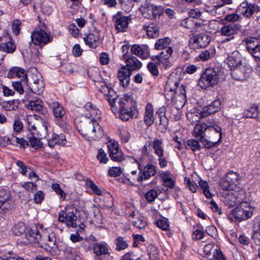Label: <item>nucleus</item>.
Masks as SVG:
<instances>
[{"mask_svg": "<svg viewBox=\"0 0 260 260\" xmlns=\"http://www.w3.org/2000/svg\"><path fill=\"white\" fill-rule=\"evenodd\" d=\"M133 159L134 161L138 164L139 169L140 171L141 175H139L137 178V180L138 181L140 182L143 179H147L151 176H153L156 174V170L155 167L152 164H148L144 167L143 169H142L138 160L136 159Z\"/></svg>", "mask_w": 260, "mask_h": 260, "instance_id": "17", "label": "nucleus"}, {"mask_svg": "<svg viewBox=\"0 0 260 260\" xmlns=\"http://www.w3.org/2000/svg\"><path fill=\"white\" fill-rule=\"evenodd\" d=\"M215 137V138H214V137H210L209 138H210L212 141L207 139L206 137L203 138L200 141L203 144L205 148L207 149H210L217 144L221 140H219V137H217L216 135Z\"/></svg>", "mask_w": 260, "mask_h": 260, "instance_id": "40", "label": "nucleus"}, {"mask_svg": "<svg viewBox=\"0 0 260 260\" xmlns=\"http://www.w3.org/2000/svg\"><path fill=\"white\" fill-rule=\"evenodd\" d=\"M27 138L29 140L30 146L32 148L37 149L41 148L42 143L41 142L40 139L42 138L38 137L36 135H31V136H29L28 135Z\"/></svg>", "mask_w": 260, "mask_h": 260, "instance_id": "47", "label": "nucleus"}, {"mask_svg": "<svg viewBox=\"0 0 260 260\" xmlns=\"http://www.w3.org/2000/svg\"><path fill=\"white\" fill-rule=\"evenodd\" d=\"M66 137L63 134L58 135L53 133L52 138L48 140V144L50 148H53L56 144L64 146L66 145Z\"/></svg>", "mask_w": 260, "mask_h": 260, "instance_id": "27", "label": "nucleus"}, {"mask_svg": "<svg viewBox=\"0 0 260 260\" xmlns=\"http://www.w3.org/2000/svg\"><path fill=\"white\" fill-rule=\"evenodd\" d=\"M240 26L236 23L224 24L220 28L219 32L222 36H231L237 33Z\"/></svg>", "mask_w": 260, "mask_h": 260, "instance_id": "23", "label": "nucleus"}, {"mask_svg": "<svg viewBox=\"0 0 260 260\" xmlns=\"http://www.w3.org/2000/svg\"><path fill=\"white\" fill-rule=\"evenodd\" d=\"M221 108L220 99L214 100L211 104L205 107L201 113V117H204L218 111Z\"/></svg>", "mask_w": 260, "mask_h": 260, "instance_id": "21", "label": "nucleus"}, {"mask_svg": "<svg viewBox=\"0 0 260 260\" xmlns=\"http://www.w3.org/2000/svg\"><path fill=\"white\" fill-rule=\"evenodd\" d=\"M77 127L79 133L88 141L98 140L104 135L102 127L94 119H85L78 122Z\"/></svg>", "mask_w": 260, "mask_h": 260, "instance_id": "1", "label": "nucleus"}, {"mask_svg": "<svg viewBox=\"0 0 260 260\" xmlns=\"http://www.w3.org/2000/svg\"><path fill=\"white\" fill-rule=\"evenodd\" d=\"M242 42L249 54L255 58H260V38H246Z\"/></svg>", "mask_w": 260, "mask_h": 260, "instance_id": "10", "label": "nucleus"}, {"mask_svg": "<svg viewBox=\"0 0 260 260\" xmlns=\"http://www.w3.org/2000/svg\"><path fill=\"white\" fill-rule=\"evenodd\" d=\"M220 187L223 190H230L233 189L234 184L225 177L223 178L220 182Z\"/></svg>", "mask_w": 260, "mask_h": 260, "instance_id": "51", "label": "nucleus"}, {"mask_svg": "<svg viewBox=\"0 0 260 260\" xmlns=\"http://www.w3.org/2000/svg\"><path fill=\"white\" fill-rule=\"evenodd\" d=\"M22 187H23L27 191L32 192L37 189V185L32 182H26L22 185Z\"/></svg>", "mask_w": 260, "mask_h": 260, "instance_id": "60", "label": "nucleus"}, {"mask_svg": "<svg viewBox=\"0 0 260 260\" xmlns=\"http://www.w3.org/2000/svg\"><path fill=\"white\" fill-rule=\"evenodd\" d=\"M258 106H251L249 107L243 113L244 117L247 118H256L258 116Z\"/></svg>", "mask_w": 260, "mask_h": 260, "instance_id": "42", "label": "nucleus"}, {"mask_svg": "<svg viewBox=\"0 0 260 260\" xmlns=\"http://www.w3.org/2000/svg\"><path fill=\"white\" fill-rule=\"evenodd\" d=\"M26 236L29 241L34 243L38 242L41 237L40 231L36 226H32Z\"/></svg>", "mask_w": 260, "mask_h": 260, "instance_id": "33", "label": "nucleus"}, {"mask_svg": "<svg viewBox=\"0 0 260 260\" xmlns=\"http://www.w3.org/2000/svg\"><path fill=\"white\" fill-rule=\"evenodd\" d=\"M154 121L153 106L152 104L148 103L145 107L144 121L148 125H151Z\"/></svg>", "mask_w": 260, "mask_h": 260, "instance_id": "29", "label": "nucleus"}, {"mask_svg": "<svg viewBox=\"0 0 260 260\" xmlns=\"http://www.w3.org/2000/svg\"><path fill=\"white\" fill-rule=\"evenodd\" d=\"M93 252L96 255H102L109 253L108 245L105 243H96L93 246Z\"/></svg>", "mask_w": 260, "mask_h": 260, "instance_id": "37", "label": "nucleus"}, {"mask_svg": "<svg viewBox=\"0 0 260 260\" xmlns=\"http://www.w3.org/2000/svg\"><path fill=\"white\" fill-rule=\"evenodd\" d=\"M12 85L14 88L20 94L25 91V89L28 88L27 78L21 79L20 81L13 82Z\"/></svg>", "mask_w": 260, "mask_h": 260, "instance_id": "35", "label": "nucleus"}, {"mask_svg": "<svg viewBox=\"0 0 260 260\" xmlns=\"http://www.w3.org/2000/svg\"><path fill=\"white\" fill-rule=\"evenodd\" d=\"M239 194L237 192H229L226 194L224 202L229 207H233L237 204L242 202V199L238 197Z\"/></svg>", "mask_w": 260, "mask_h": 260, "instance_id": "26", "label": "nucleus"}, {"mask_svg": "<svg viewBox=\"0 0 260 260\" xmlns=\"http://www.w3.org/2000/svg\"><path fill=\"white\" fill-rule=\"evenodd\" d=\"M160 177L162 179L164 185L172 188L175 186V182L171 177V173L169 171H162L160 173Z\"/></svg>", "mask_w": 260, "mask_h": 260, "instance_id": "39", "label": "nucleus"}, {"mask_svg": "<svg viewBox=\"0 0 260 260\" xmlns=\"http://www.w3.org/2000/svg\"><path fill=\"white\" fill-rule=\"evenodd\" d=\"M15 45L14 43L11 42L2 43L0 45V50L6 53H13L15 51Z\"/></svg>", "mask_w": 260, "mask_h": 260, "instance_id": "49", "label": "nucleus"}, {"mask_svg": "<svg viewBox=\"0 0 260 260\" xmlns=\"http://www.w3.org/2000/svg\"><path fill=\"white\" fill-rule=\"evenodd\" d=\"M173 52V50L171 47H167L165 49H162V51L159 53L158 55L153 56L152 59H156L159 61H162L161 60H167L172 55Z\"/></svg>", "mask_w": 260, "mask_h": 260, "instance_id": "38", "label": "nucleus"}, {"mask_svg": "<svg viewBox=\"0 0 260 260\" xmlns=\"http://www.w3.org/2000/svg\"><path fill=\"white\" fill-rule=\"evenodd\" d=\"M52 189L58 195L60 196V198L62 199H65L66 194L64 191L61 189L59 184L55 183H52L51 185Z\"/></svg>", "mask_w": 260, "mask_h": 260, "instance_id": "56", "label": "nucleus"}, {"mask_svg": "<svg viewBox=\"0 0 260 260\" xmlns=\"http://www.w3.org/2000/svg\"><path fill=\"white\" fill-rule=\"evenodd\" d=\"M11 74L12 75H15L19 78L22 77V79H26V78H28L30 76L29 74L27 75L25 71L19 67L12 68L9 72V74Z\"/></svg>", "mask_w": 260, "mask_h": 260, "instance_id": "46", "label": "nucleus"}, {"mask_svg": "<svg viewBox=\"0 0 260 260\" xmlns=\"http://www.w3.org/2000/svg\"><path fill=\"white\" fill-rule=\"evenodd\" d=\"M44 197L45 195L42 191H37L34 195V200L35 203L36 204L41 203L44 199Z\"/></svg>", "mask_w": 260, "mask_h": 260, "instance_id": "64", "label": "nucleus"}, {"mask_svg": "<svg viewBox=\"0 0 260 260\" xmlns=\"http://www.w3.org/2000/svg\"><path fill=\"white\" fill-rule=\"evenodd\" d=\"M179 83L177 81H172L169 79L166 86V95L169 94L168 93H171V99H181L184 101L186 99L185 89L184 85L179 86Z\"/></svg>", "mask_w": 260, "mask_h": 260, "instance_id": "7", "label": "nucleus"}, {"mask_svg": "<svg viewBox=\"0 0 260 260\" xmlns=\"http://www.w3.org/2000/svg\"><path fill=\"white\" fill-rule=\"evenodd\" d=\"M86 185L92 190V191L95 194L98 196L102 195V190L92 180L90 179L87 180Z\"/></svg>", "mask_w": 260, "mask_h": 260, "instance_id": "54", "label": "nucleus"}, {"mask_svg": "<svg viewBox=\"0 0 260 260\" xmlns=\"http://www.w3.org/2000/svg\"><path fill=\"white\" fill-rule=\"evenodd\" d=\"M241 63V55L238 51L235 50L228 55L227 64L231 68V71L232 69H234Z\"/></svg>", "mask_w": 260, "mask_h": 260, "instance_id": "24", "label": "nucleus"}, {"mask_svg": "<svg viewBox=\"0 0 260 260\" xmlns=\"http://www.w3.org/2000/svg\"><path fill=\"white\" fill-rule=\"evenodd\" d=\"M157 192L154 189H151L145 194L146 200L149 202H153L157 197Z\"/></svg>", "mask_w": 260, "mask_h": 260, "instance_id": "61", "label": "nucleus"}, {"mask_svg": "<svg viewBox=\"0 0 260 260\" xmlns=\"http://www.w3.org/2000/svg\"><path fill=\"white\" fill-rule=\"evenodd\" d=\"M166 108L162 107L159 109L157 113L159 115V123L158 130L162 133H165L168 126V119L165 115Z\"/></svg>", "mask_w": 260, "mask_h": 260, "instance_id": "22", "label": "nucleus"}, {"mask_svg": "<svg viewBox=\"0 0 260 260\" xmlns=\"http://www.w3.org/2000/svg\"><path fill=\"white\" fill-rule=\"evenodd\" d=\"M83 40L85 44L90 48H95L97 46V43L100 40V37L98 34L96 35L89 34L83 38Z\"/></svg>", "mask_w": 260, "mask_h": 260, "instance_id": "36", "label": "nucleus"}, {"mask_svg": "<svg viewBox=\"0 0 260 260\" xmlns=\"http://www.w3.org/2000/svg\"><path fill=\"white\" fill-rule=\"evenodd\" d=\"M96 157L101 163L106 164L109 160L107 156L106 153L102 148H100L98 150Z\"/></svg>", "mask_w": 260, "mask_h": 260, "instance_id": "57", "label": "nucleus"}, {"mask_svg": "<svg viewBox=\"0 0 260 260\" xmlns=\"http://www.w3.org/2000/svg\"><path fill=\"white\" fill-rule=\"evenodd\" d=\"M255 226L256 230L253 232L251 239L256 245H260V217L255 219Z\"/></svg>", "mask_w": 260, "mask_h": 260, "instance_id": "41", "label": "nucleus"}, {"mask_svg": "<svg viewBox=\"0 0 260 260\" xmlns=\"http://www.w3.org/2000/svg\"><path fill=\"white\" fill-rule=\"evenodd\" d=\"M199 186L203 189V192L204 195L207 198H210L212 197V194L209 190V186L207 182L203 180H201L199 182Z\"/></svg>", "mask_w": 260, "mask_h": 260, "instance_id": "50", "label": "nucleus"}, {"mask_svg": "<svg viewBox=\"0 0 260 260\" xmlns=\"http://www.w3.org/2000/svg\"><path fill=\"white\" fill-rule=\"evenodd\" d=\"M156 225L164 231H168L170 229V225L168 221L166 218L158 219L155 222Z\"/></svg>", "mask_w": 260, "mask_h": 260, "instance_id": "52", "label": "nucleus"}, {"mask_svg": "<svg viewBox=\"0 0 260 260\" xmlns=\"http://www.w3.org/2000/svg\"><path fill=\"white\" fill-rule=\"evenodd\" d=\"M108 101L112 112L114 113L122 112V110H126L136 108V102L134 100L131 95L125 94L122 98L116 96L112 98L111 96L107 97Z\"/></svg>", "mask_w": 260, "mask_h": 260, "instance_id": "2", "label": "nucleus"}, {"mask_svg": "<svg viewBox=\"0 0 260 260\" xmlns=\"http://www.w3.org/2000/svg\"><path fill=\"white\" fill-rule=\"evenodd\" d=\"M42 247L44 248L47 251H50L57 247L56 245V240L55 238L53 235H49L47 236V242L44 243L43 245L41 246Z\"/></svg>", "mask_w": 260, "mask_h": 260, "instance_id": "44", "label": "nucleus"}, {"mask_svg": "<svg viewBox=\"0 0 260 260\" xmlns=\"http://www.w3.org/2000/svg\"><path fill=\"white\" fill-rule=\"evenodd\" d=\"M115 244L116 245V250L117 251L125 249L128 245L127 241L124 240V238L120 236L116 238Z\"/></svg>", "mask_w": 260, "mask_h": 260, "instance_id": "48", "label": "nucleus"}, {"mask_svg": "<svg viewBox=\"0 0 260 260\" xmlns=\"http://www.w3.org/2000/svg\"><path fill=\"white\" fill-rule=\"evenodd\" d=\"M162 141L155 138L152 142V148L155 154L158 156V164L161 168H164L167 166L168 161L164 155V149L162 147Z\"/></svg>", "mask_w": 260, "mask_h": 260, "instance_id": "15", "label": "nucleus"}, {"mask_svg": "<svg viewBox=\"0 0 260 260\" xmlns=\"http://www.w3.org/2000/svg\"><path fill=\"white\" fill-rule=\"evenodd\" d=\"M124 60H125L126 67H127V69H126L131 72L132 71L138 70L142 67L141 62L137 59V57L134 56L128 57Z\"/></svg>", "mask_w": 260, "mask_h": 260, "instance_id": "28", "label": "nucleus"}, {"mask_svg": "<svg viewBox=\"0 0 260 260\" xmlns=\"http://www.w3.org/2000/svg\"><path fill=\"white\" fill-rule=\"evenodd\" d=\"M253 212V208L248 202L245 201L240 203L236 209L232 210V213L237 220L241 221L250 218Z\"/></svg>", "mask_w": 260, "mask_h": 260, "instance_id": "8", "label": "nucleus"}, {"mask_svg": "<svg viewBox=\"0 0 260 260\" xmlns=\"http://www.w3.org/2000/svg\"><path fill=\"white\" fill-rule=\"evenodd\" d=\"M21 25V22L20 20L16 19L13 21L12 24V29L13 34L15 36H17L19 34Z\"/></svg>", "mask_w": 260, "mask_h": 260, "instance_id": "58", "label": "nucleus"}, {"mask_svg": "<svg viewBox=\"0 0 260 260\" xmlns=\"http://www.w3.org/2000/svg\"><path fill=\"white\" fill-rule=\"evenodd\" d=\"M28 88L25 89L26 95L40 94L44 89V83L40 74L37 71H31L30 76L27 78Z\"/></svg>", "mask_w": 260, "mask_h": 260, "instance_id": "3", "label": "nucleus"}, {"mask_svg": "<svg viewBox=\"0 0 260 260\" xmlns=\"http://www.w3.org/2000/svg\"><path fill=\"white\" fill-rule=\"evenodd\" d=\"M242 17L237 13H232L225 16L224 20L226 21L235 23V22L240 21Z\"/></svg>", "mask_w": 260, "mask_h": 260, "instance_id": "53", "label": "nucleus"}, {"mask_svg": "<svg viewBox=\"0 0 260 260\" xmlns=\"http://www.w3.org/2000/svg\"><path fill=\"white\" fill-rule=\"evenodd\" d=\"M131 51L132 54L144 59L148 58L150 54L149 48L148 45L145 44L133 45L131 47Z\"/></svg>", "mask_w": 260, "mask_h": 260, "instance_id": "20", "label": "nucleus"}, {"mask_svg": "<svg viewBox=\"0 0 260 260\" xmlns=\"http://www.w3.org/2000/svg\"><path fill=\"white\" fill-rule=\"evenodd\" d=\"M53 36L50 32L46 30L44 23L40 29L34 30L31 34V41L36 46L42 48L45 45L52 42Z\"/></svg>", "mask_w": 260, "mask_h": 260, "instance_id": "4", "label": "nucleus"}, {"mask_svg": "<svg viewBox=\"0 0 260 260\" xmlns=\"http://www.w3.org/2000/svg\"><path fill=\"white\" fill-rule=\"evenodd\" d=\"M58 219L60 222H64L68 227L77 226V216L73 212L67 213L64 210H62L59 213Z\"/></svg>", "mask_w": 260, "mask_h": 260, "instance_id": "19", "label": "nucleus"}, {"mask_svg": "<svg viewBox=\"0 0 260 260\" xmlns=\"http://www.w3.org/2000/svg\"><path fill=\"white\" fill-rule=\"evenodd\" d=\"M108 148L109 153V156L119 151L118 144L117 142H114L113 143L109 144L108 146Z\"/></svg>", "mask_w": 260, "mask_h": 260, "instance_id": "63", "label": "nucleus"}, {"mask_svg": "<svg viewBox=\"0 0 260 260\" xmlns=\"http://www.w3.org/2000/svg\"><path fill=\"white\" fill-rule=\"evenodd\" d=\"M143 28L146 30L147 35L150 38H156L159 36V27L156 24L151 23L149 25H144Z\"/></svg>", "mask_w": 260, "mask_h": 260, "instance_id": "32", "label": "nucleus"}, {"mask_svg": "<svg viewBox=\"0 0 260 260\" xmlns=\"http://www.w3.org/2000/svg\"><path fill=\"white\" fill-rule=\"evenodd\" d=\"M238 9L242 15L249 19L260 11V8L256 4L249 3L246 0L240 4Z\"/></svg>", "mask_w": 260, "mask_h": 260, "instance_id": "13", "label": "nucleus"}, {"mask_svg": "<svg viewBox=\"0 0 260 260\" xmlns=\"http://www.w3.org/2000/svg\"><path fill=\"white\" fill-rule=\"evenodd\" d=\"M9 194L6 189H0V208L8 209L10 207L9 203Z\"/></svg>", "mask_w": 260, "mask_h": 260, "instance_id": "34", "label": "nucleus"}, {"mask_svg": "<svg viewBox=\"0 0 260 260\" xmlns=\"http://www.w3.org/2000/svg\"><path fill=\"white\" fill-rule=\"evenodd\" d=\"M119 135L123 143H127L131 138V135L129 132L125 128L120 129Z\"/></svg>", "mask_w": 260, "mask_h": 260, "instance_id": "59", "label": "nucleus"}, {"mask_svg": "<svg viewBox=\"0 0 260 260\" xmlns=\"http://www.w3.org/2000/svg\"><path fill=\"white\" fill-rule=\"evenodd\" d=\"M27 129L31 135H36L40 138L45 137L47 134V126L39 122L32 117L27 119Z\"/></svg>", "mask_w": 260, "mask_h": 260, "instance_id": "9", "label": "nucleus"}, {"mask_svg": "<svg viewBox=\"0 0 260 260\" xmlns=\"http://www.w3.org/2000/svg\"><path fill=\"white\" fill-rule=\"evenodd\" d=\"M131 21L130 16H125L121 12H118L113 17V21L116 30L118 32L126 31L129 23Z\"/></svg>", "mask_w": 260, "mask_h": 260, "instance_id": "14", "label": "nucleus"}, {"mask_svg": "<svg viewBox=\"0 0 260 260\" xmlns=\"http://www.w3.org/2000/svg\"><path fill=\"white\" fill-rule=\"evenodd\" d=\"M144 17L147 19H156L162 14V11L160 8H157L152 5L145 3L140 8Z\"/></svg>", "mask_w": 260, "mask_h": 260, "instance_id": "12", "label": "nucleus"}, {"mask_svg": "<svg viewBox=\"0 0 260 260\" xmlns=\"http://www.w3.org/2000/svg\"><path fill=\"white\" fill-rule=\"evenodd\" d=\"M219 72L213 68H208L201 75L199 80V85L204 89L213 87L218 83Z\"/></svg>", "mask_w": 260, "mask_h": 260, "instance_id": "6", "label": "nucleus"}, {"mask_svg": "<svg viewBox=\"0 0 260 260\" xmlns=\"http://www.w3.org/2000/svg\"><path fill=\"white\" fill-rule=\"evenodd\" d=\"M215 132L217 135V137H219V140H221L222 138V129L221 127L216 124L207 125L206 123H197L194 128L193 131V135L199 138L200 140L203 138L206 137V133Z\"/></svg>", "mask_w": 260, "mask_h": 260, "instance_id": "5", "label": "nucleus"}, {"mask_svg": "<svg viewBox=\"0 0 260 260\" xmlns=\"http://www.w3.org/2000/svg\"><path fill=\"white\" fill-rule=\"evenodd\" d=\"M119 118L123 121H127L129 118H137L138 115V111L137 108H132L119 113Z\"/></svg>", "mask_w": 260, "mask_h": 260, "instance_id": "31", "label": "nucleus"}, {"mask_svg": "<svg viewBox=\"0 0 260 260\" xmlns=\"http://www.w3.org/2000/svg\"><path fill=\"white\" fill-rule=\"evenodd\" d=\"M187 145L193 151L199 150L201 149V145L199 141L194 139L188 140L187 141Z\"/></svg>", "mask_w": 260, "mask_h": 260, "instance_id": "55", "label": "nucleus"}, {"mask_svg": "<svg viewBox=\"0 0 260 260\" xmlns=\"http://www.w3.org/2000/svg\"><path fill=\"white\" fill-rule=\"evenodd\" d=\"M211 38L205 34L196 35L190 38V43L194 48H204L206 47L210 42Z\"/></svg>", "mask_w": 260, "mask_h": 260, "instance_id": "18", "label": "nucleus"}, {"mask_svg": "<svg viewBox=\"0 0 260 260\" xmlns=\"http://www.w3.org/2000/svg\"><path fill=\"white\" fill-rule=\"evenodd\" d=\"M251 72L252 69L248 64L241 63L234 69H232L231 75L236 80H243L248 78Z\"/></svg>", "mask_w": 260, "mask_h": 260, "instance_id": "11", "label": "nucleus"}, {"mask_svg": "<svg viewBox=\"0 0 260 260\" xmlns=\"http://www.w3.org/2000/svg\"><path fill=\"white\" fill-rule=\"evenodd\" d=\"M47 103L56 120H62L66 113L63 106L52 99L48 100Z\"/></svg>", "mask_w": 260, "mask_h": 260, "instance_id": "16", "label": "nucleus"}, {"mask_svg": "<svg viewBox=\"0 0 260 260\" xmlns=\"http://www.w3.org/2000/svg\"><path fill=\"white\" fill-rule=\"evenodd\" d=\"M25 98L29 102V109L37 111H41L42 109V101L34 97V95H26Z\"/></svg>", "mask_w": 260, "mask_h": 260, "instance_id": "30", "label": "nucleus"}, {"mask_svg": "<svg viewBox=\"0 0 260 260\" xmlns=\"http://www.w3.org/2000/svg\"><path fill=\"white\" fill-rule=\"evenodd\" d=\"M133 224L137 227L138 228L141 229L145 228L147 224L146 221L144 220V218L142 216H140L136 220L133 221Z\"/></svg>", "mask_w": 260, "mask_h": 260, "instance_id": "62", "label": "nucleus"}, {"mask_svg": "<svg viewBox=\"0 0 260 260\" xmlns=\"http://www.w3.org/2000/svg\"><path fill=\"white\" fill-rule=\"evenodd\" d=\"M171 43V39L168 37L159 39L157 40L155 44V48L157 50L165 49L167 47H170L169 45Z\"/></svg>", "mask_w": 260, "mask_h": 260, "instance_id": "43", "label": "nucleus"}, {"mask_svg": "<svg viewBox=\"0 0 260 260\" xmlns=\"http://www.w3.org/2000/svg\"><path fill=\"white\" fill-rule=\"evenodd\" d=\"M132 73L127 70L125 67H122L119 71L117 77L119 79L120 84L123 87L128 85L130 81V76Z\"/></svg>", "mask_w": 260, "mask_h": 260, "instance_id": "25", "label": "nucleus"}, {"mask_svg": "<svg viewBox=\"0 0 260 260\" xmlns=\"http://www.w3.org/2000/svg\"><path fill=\"white\" fill-rule=\"evenodd\" d=\"M85 109L89 111L91 117H96L100 115V111L90 102H87L84 106Z\"/></svg>", "mask_w": 260, "mask_h": 260, "instance_id": "45", "label": "nucleus"}]
</instances>
